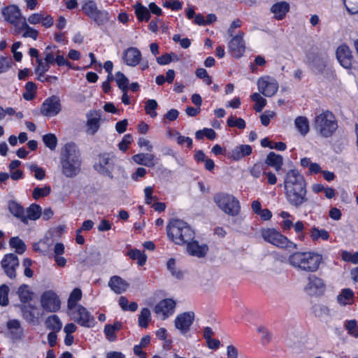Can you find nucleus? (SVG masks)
Masks as SVG:
<instances>
[{
	"mask_svg": "<svg viewBox=\"0 0 358 358\" xmlns=\"http://www.w3.org/2000/svg\"><path fill=\"white\" fill-rule=\"evenodd\" d=\"M283 188L288 203L300 208L308 201L307 183L305 177L297 170H289L284 176Z\"/></svg>",
	"mask_w": 358,
	"mask_h": 358,
	"instance_id": "nucleus-1",
	"label": "nucleus"
},
{
	"mask_svg": "<svg viewBox=\"0 0 358 358\" xmlns=\"http://www.w3.org/2000/svg\"><path fill=\"white\" fill-rule=\"evenodd\" d=\"M61 166L62 173L68 178H73L80 171V153L75 143H66L61 153Z\"/></svg>",
	"mask_w": 358,
	"mask_h": 358,
	"instance_id": "nucleus-2",
	"label": "nucleus"
},
{
	"mask_svg": "<svg viewBox=\"0 0 358 358\" xmlns=\"http://www.w3.org/2000/svg\"><path fill=\"white\" fill-rule=\"evenodd\" d=\"M168 238L178 245H183L194 238V231L185 221L172 219L166 226Z\"/></svg>",
	"mask_w": 358,
	"mask_h": 358,
	"instance_id": "nucleus-3",
	"label": "nucleus"
},
{
	"mask_svg": "<svg viewBox=\"0 0 358 358\" xmlns=\"http://www.w3.org/2000/svg\"><path fill=\"white\" fill-rule=\"evenodd\" d=\"M322 260V255L313 252H296L288 258L289 264L291 266L306 272L316 271Z\"/></svg>",
	"mask_w": 358,
	"mask_h": 358,
	"instance_id": "nucleus-4",
	"label": "nucleus"
},
{
	"mask_svg": "<svg viewBox=\"0 0 358 358\" xmlns=\"http://www.w3.org/2000/svg\"><path fill=\"white\" fill-rule=\"evenodd\" d=\"M213 201L224 213L231 217H236L240 214L241 208L240 201L233 194L219 192L214 195Z\"/></svg>",
	"mask_w": 358,
	"mask_h": 358,
	"instance_id": "nucleus-5",
	"label": "nucleus"
},
{
	"mask_svg": "<svg viewBox=\"0 0 358 358\" xmlns=\"http://www.w3.org/2000/svg\"><path fill=\"white\" fill-rule=\"evenodd\" d=\"M337 128V120L331 111L326 110L315 117V129L322 136H331Z\"/></svg>",
	"mask_w": 358,
	"mask_h": 358,
	"instance_id": "nucleus-6",
	"label": "nucleus"
},
{
	"mask_svg": "<svg viewBox=\"0 0 358 358\" xmlns=\"http://www.w3.org/2000/svg\"><path fill=\"white\" fill-rule=\"evenodd\" d=\"M262 238L267 243L276 247L288 250L297 249V245L289 240L274 228L262 229L260 231Z\"/></svg>",
	"mask_w": 358,
	"mask_h": 358,
	"instance_id": "nucleus-7",
	"label": "nucleus"
},
{
	"mask_svg": "<svg viewBox=\"0 0 358 358\" xmlns=\"http://www.w3.org/2000/svg\"><path fill=\"white\" fill-rule=\"evenodd\" d=\"M83 13L98 25L106 23L109 20L108 13L105 10L99 9L94 0H87L82 6Z\"/></svg>",
	"mask_w": 358,
	"mask_h": 358,
	"instance_id": "nucleus-8",
	"label": "nucleus"
},
{
	"mask_svg": "<svg viewBox=\"0 0 358 358\" xmlns=\"http://www.w3.org/2000/svg\"><path fill=\"white\" fill-rule=\"evenodd\" d=\"M68 315L81 327L92 328L96 324L94 317L83 306L68 311Z\"/></svg>",
	"mask_w": 358,
	"mask_h": 358,
	"instance_id": "nucleus-9",
	"label": "nucleus"
},
{
	"mask_svg": "<svg viewBox=\"0 0 358 358\" xmlns=\"http://www.w3.org/2000/svg\"><path fill=\"white\" fill-rule=\"evenodd\" d=\"M257 85L259 93L266 97L274 96L279 88V84L276 79L270 76H264L259 78Z\"/></svg>",
	"mask_w": 358,
	"mask_h": 358,
	"instance_id": "nucleus-10",
	"label": "nucleus"
},
{
	"mask_svg": "<svg viewBox=\"0 0 358 358\" xmlns=\"http://www.w3.org/2000/svg\"><path fill=\"white\" fill-rule=\"evenodd\" d=\"M1 14L4 20L13 25V29H17V27L21 24L24 19H26L22 16L20 8L15 4L4 7L1 10Z\"/></svg>",
	"mask_w": 358,
	"mask_h": 358,
	"instance_id": "nucleus-11",
	"label": "nucleus"
},
{
	"mask_svg": "<svg viewBox=\"0 0 358 358\" xmlns=\"http://www.w3.org/2000/svg\"><path fill=\"white\" fill-rule=\"evenodd\" d=\"M176 301L173 299L167 298L161 300L154 308V312L157 317L165 320L173 315L176 311Z\"/></svg>",
	"mask_w": 358,
	"mask_h": 358,
	"instance_id": "nucleus-12",
	"label": "nucleus"
},
{
	"mask_svg": "<svg viewBox=\"0 0 358 358\" xmlns=\"http://www.w3.org/2000/svg\"><path fill=\"white\" fill-rule=\"evenodd\" d=\"M195 318L193 311H187L178 314L174 320V325L182 335H186L190 330Z\"/></svg>",
	"mask_w": 358,
	"mask_h": 358,
	"instance_id": "nucleus-13",
	"label": "nucleus"
},
{
	"mask_svg": "<svg viewBox=\"0 0 358 358\" xmlns=\"http://www.w3.org/2000/svg\"><path fill=\"white\" fill-rule=\"evenodd\" d=\"M61 110L60 99L57 96H51L47 98L41 107V113L48 117L56 116Z\"/></svg>",
	"mask_w": 358,
	"mask_h": 358,
	"instance_id": "nucleus-14",
	"label": "nucleus"
},
{
	"mask_svg": "<svg viewBox=\"0 0 358 358\" xmlns=\"http://www.w3.org/2000/svg\"><path fill=\"white\" fill-rule=\"evenodd\" d=\"M113 167V157L107 153L100 155L98 162L94 164V169L98 172L110 178H113L112 171Z\"/></svg>",
	"mask_w": 358,
	"mask_h": 358,
	"instance_id": "nucleus-15",
	"label": "nucleus"
},
{
	"mask_svg": "<svg viewBox=\"0 0 358 358\" xmlns=\"http://www.w3.org/2000/svg\"><path fill=\"white\" fill-rule=\"evenodd\" d=\"M20 263L17 257L13 253L7 254L1 260V267L6 275L10 278L16 276V269L19 267Z\"/></svg>",
	"mask_w": 358,
	"mask_h": 358,
	"instance_id": "nucleus-16",
	"label": "nucleus"
},
{
	"mask_svg": "<svg viewBox=\"0 0 358 358\" xmlns=\"http://www.w3.org/2000/svg\"><path fill=\"white\" fill-rule=\"evenodd\" d=\"M61 301L55 292H43L41 296V306L48 312H57L59 310Z\"/></svg>",
	"mask_w": 358,
	"mask_h": 358,
	"instance_id": "nucleus-17",
	"label": "nucleus"
},
{
	"mask_svg": "<svg viewBox=\"0 0 358 358\" xmlns=\"http://www.w3.org/2000/svg\"><path fill=\"white\" fill-rule=\"evenodd\" d=\"M186 244V252L187 253L192 257L198 258L204 257L208 252V246L207 244L203 243H199L196 240H191L187 241Z\"/></svg>",
	"mask_w": 358,
	"mask_h": 358,
	"instance_id": "nucleus-18",
	"label": "nucleus"
},
{
	"mask_svg": "<svg viewBox=\"0 0 358 358\" xmlns=\"http://www.w3.org/2000/svg\"><path fill=\"white\" fill-rule=\"evenodd\" d=\"M336 58L339 64L345 69H350L352 65L353 55L350 48L342 44L339 45L336 52Z\"/></svg>",
	"mask_w": 358,
	"mask_h": 358,
	"instance_id": "nucleus-19",
	"label": "nucleus"
},
{
	"mask_svg": "<svg viewBox=\"0 0 358 358\" xmlns=\"http://www.w3.org/2000/svg\"><path fill=\"white\" fill-rule=\"evenodd\" d=\"M85 133L94 136L100 128L101 115L96 110H90L87 115Z\"/></svg>",
	"mask_w": 358,
	"mask_h": 358,
	"instance_id": "nucleus-20",
	"label": "nucleus"
},
{
	"mask_svg": "<svg viewBox=\"0 0 358 358\" xmlns=\"http://www.w3.org/2000/svg\"><path fill=\"white\" fill-rule=\"evenodd\" d=\"M141 56V52L138 48L130 47L124 51L122 59L127 66H136L140 63Z\"/></svg>",
	"mask_w": 358,
	"mask_h": 358,
	"instance_id": "nucleus-21",
	"label": "nucleus"
},
{
	"mask_svg": "<svg viewBox=\"0 0 358 358\" xmlns=\"http://www.w3.org/2000/svg\"><path fill=\"white\" fill-rule=\"evenodd\" d=\"M228 48L231 55L235 57H240L245 52V43L243 34H238L229 42Z\"/></svg>",
	"mask_w": 358,
	"mask_h": 358,
	"instance_id": "nucleus-22",
	"label": "nucleus"
},
{
	"mask_svg": "<svg viewBox=\"0 0 358 358\" xmlns=\"http://www.w3.org/2000/svg\"><path fill=\"white\" fill-rule=\"evenodd\" d=\"M22 317L29 324L36 325L38 324V314L36 313V307L32 304L20 306Z\"/></svg>",
	"mask_w": 358,
	"mask_h": 358,
	"instance_id": "nucleus-23",
	"label": "nucleus"
},
{
	"mask_svg": "<svg viewBox=\"0 0 358 358\" xmlns=\"http://www.w3.org/2000/svg\"><path fill=\"white\" fill-rule=\"evenodd\" d=\"M133 161L139 165H143L148 167H154L157 164V157L150 153H139L132 157Z\"/></svg>",
	"mask_w": 358,
	"mask_h": 358,
	"instance_id": "nucleus-24",
	"label": "nucleus"
},
{
	"mask_svg": "<svg viewBox=\"0 0 358 358\" xmlns=\"http://www.w3.org/2000/svg\"><path fill=\"white\" fill-rule=\"evenodd\" d=\"M22 31L24 32L22 34V37L24 38H31L34 40H36L38 32L35 29L30 27L26 19L22 22L21 24L17 27V29H13V34L15 35L20 34Z\"/></svg>",
	"mask_w": 358,
	"mask_h": 358,
	"instance_id": "nucleus-25",
	"label": "nucleus"
},
{
	"mask_svg": "<svg viewBox=\"0 0 358 358\" xmlns=\"http://www.w3.org/2000/svg\"><path fill=\"white\" fill-rule=\"evenodd\" d=\"M313 311L315 317L325 323L329 322L333 316L330 308L322 304H317L313 306Z\"/></svg>",
	"mask_w": 358,
	"mask_h": 358,
	"instance_id": "nucleus-26",
	"label": "nucleus"
},
{
	"mask_svg": "<svg viewBox=\"0 0 358 358\" xmlns=\"http://www.w3.org/2000/svg\"><path fill=\"white\" fill-rule=\"evenodd\" d=\"M6 327L10 331V337L13 340H20L24 335V329L19 320L13 319L7 322Z\"/></svg>",
	"mask_w": 358,
	"mask_h": 358,
	"instance_id": "nucleus-27",
	"label": "nucleus"
},
{
	"mask_svg": "<svg viewBox=\"0 0 358 358\" xmlns=\"http://www.w3.org/2000/svg\"><path fill=\"white\" fill-rule=\"evenodd\" d=\"M108 285L112 291H125L129 288V282L118 275L112 276Z\"/></svg>",
	"mask_w": 358,
	"mask_h": 358,
	"instance_id": "nucleus-28",
	"label": "nucleus"
},
{
	"mask_svg": "<svg viewBox=\"0 0 358 358\" xmlns=\"http://www.w3.org/2000/svg\"><path fill=\"white\" fill-rule=\"evenodd\" d=\"M289 10V5L285 1H280L273 4L271 8L274 17L278 20L283 19Z\"/></svg>",
	"mask_w": 358,
	"mask_h": 358,
	"instance_id": "nucleus-29",
	"label": "nucleus"
},
{
	"mask_svg": "<svg viewBox=\"0 0 358 358\" xmlns=\"http://www.w3.org/2000/svg\"><path fill=\"white\" fill-rule=\"evenodd\" d=\"M265 163L269 166L274 168V169L278 172L282 169L283 158L280 155L271 152L268 154L265 159Z\"/></svg>",
	"mask_w": 358,
	"mask_h": 358,
	"instance_id": "nucleus-30",
	"label": "nucleus"
},
{
	"mask_svg": "<svg viewBox=\"0 0 358 358\" xmlns=\"http://www.w3.org/2000/svg\"><path fill=\"white\" fill-rule=\"evenodd\" d=\"M252 148L249 145H241L234 148L230 154V157L234 160H240L243 157L250 155Z\"/></svg>",
	"mask_w": 358,
	"mask_h": 358,
	"instance_id": "nucleus-31",
	"label": "nucleus"
},
{
	"mask_svg": "<svg viewBox=\"0 0 358 358\" xmlns=\"http://www.w3.org/2000/svg\"><path fill=\"white\" fill-rule=\"evenodd\" d=\"M42 213V208L40 206L33 203L24 211L25 224L28 223V220H36Z\"/></svg>",
	"mask_w": 358,
	"mask_h": 358,
	"instance_id": "nucleus-32",
	"label": "nucleus"
},
{
	"mask_svg": "<svg viewBox=\"0 0 358 358\" xmlns=\"http://www.w3.org/2000/svg\"><path fill=\"white\" fill-rule=\"evenodd\" d=\"M8 209L13 216L19 218L22 222L25 221L24 210L17 202L15 201H10Z\"/></svg>",
	"mask_w": 358,
	"mask_h": 358,
	"instance_id": "nucleus-33",
	"label": "nucleus"
},
{
	"mask_svg": "<svg viewBox=\"0 0 358 358\" xmlns=\"http://www.w3.org/2000/svg\"><path fill=\"white\" fill-rule=\"evenodd\" d=\"M326 286L324 281L315 275H311L308 278V283L306 286V289L309 290H317L325 289Z\"/></svg>",
	"mask_w": 358,
	"mask_h": 358,
	"instance_id": "nucleus-34",
	"label": "nucleus"
},
{
	"mask_svg": "<svg viewBox=\"0 0 358 358\" xmlns=\"http://www.w3.org/2000/svg\"><path fill=\"white\" fill-rule=\"evenodd\" d=\"M343 327L349 336L358 338V323L355 319L345 320Z\"/></svg>",
	"mask_w": 358,
	"mask_h": 358,
	"instance_id": "nucleus-35",
	"label": "nucleus"
},
{
	"mask_svg": "<svg viewBox=\"0 0 358 358\" xmlns=\"http://www.w3.org/2000/svg\"><path fill=\"white\" fill-rule=\"evenodd\" d=\"M45 325L48 329L58 332L62 327V323L57 315L49 316L45 320Z\"/></svg>",
	"mask_w": 358,
	"mask_h": 358,
	"instance_id": "nucleus-36",
	"label": "nucleus"
},
{
	"mask_svg": "<svg viewBox=\"0 0 358 358\" xmlns=\"http://www.w3.org/2000/svg\"><path fill=\"white\" fill-rule=\"evenodd\" d=\"M135 13L139 21H148L150 18V13L148 8L140 3L134 5Z\"/></svg>",
	"mask_w": 358,
	"mask_h": 358,
	"instance_id": "nucleus-37",
	"label": "nucleus"
},
{
	"mask_svg": "<svg viewBox=\"0 0 358 358\" xmlns=\"http://www.w3.org/2000/svg\"><path fill=\"white\" fill-rule=\"evenodd\" d=\"M294 124L298 131L303 136L309 131V122L306 117L299 116L294 120Z\"/></svg>",
	"mask_w": 358,
	"mask_h": 358,
	"instance_id": "nucleus-38",
	"label": "nucleus"
},
{
	"mask_svg": "<svg viewBox=\"0 0 358 358\" xmlns=\"http://www.w3.org/2000/svg\"><path fill=\"white\" fill-rule=\"evenodd\" d=\"M36 62L37 66H36L34 71L38 76V79H41V77H44L45 72L49 70L51 64L44 61L41 58H37Z\"/></svg>",
	"mask_w": 358,
	"mask_h": 358,
	"instance_id": "nucleus-39",
	"label": "nucleus"
},
{
	"mask_svg": "<svg viewBox=\"0 0 358 358\" xmlns=\"http://www.w3.org/2000/svg\"><path fill=\"white\" fill-rule=\"evenodd\" d=\"M128 256L134 260H137L139 266H143L147 260V256L144 252L137 249H132L128 252Z\"/></svg>",
	"mask_w": 358,
	"mask_h": 358,
	"instance_id": "nucleus-40",
	"label": "nucleus"
},
{
	"mask_svg": "<svg viewBox=\"0 0 358 358\" xmlns=\"http://www.w3.org/2000/svg\"><path fill=\"white\" fill-rule=\"evenodd\" d=\"M150 320L151 313L150 310L147 308H143L141 310L138 318V323L139 327L147 328Z\"/></svg>",
	"mask_w": 358,
	"mask_h": 358,
	"instance_id": "nucleus-41",
	"label": "nucleus"
},
{
	"mask_svg": "<svg viewBox=\"0 0 358 358\" xmlns=\"http://www.w3.org/2000/svg\"><path fill=\"white\" fill-rule=\"evenodd\" d=\"M250 97L255 103L254 109L258 113L261 112L267 103L266 99L262 97L261 94L258 92L253 93Z\"/></svg>",
	"mask_w": 358,
	"mask_h": 358,
	"instance_id": "nucleus-42",
	"label": "nucleus"
},
{
	"mask_svg": "<svg viewBox=\"0 0 358 358\" xmlns=\"http://www.w3.org/2000/svg\"><path fill=\"white\" fill-rule=\"evenodd\" d=\"M51 192V187L49 185L43 187H36L34 189L32 196L35 200L48 196Z\"/></svg>",
	"mask_w": 358,
	"mask_h": 358,
	"instance_id": "nucleus-43",
	"label": "nucleus"
},
{
	"mask_svg": "<svg viewBox=\"0 0 358 358\" xmlns=\"http://www.w3.org/2000/svg\"><path fill=\"white\" fill-rule=\"evenodd\" d=\"M10 246L15 249V252L20 255L24 252L26 245L24 241L18 237H13L9 241Z\"/></svg>",
	"mask_w": 358,
	"mask_h": 358,
	"instance_id": "nucleus-44",
	"label": "nucleus"
},
{
	"mask_svg": "<svg viewBox=\"0 0 358 358\" xmlns=\"http://www.w3.org/2000/svg\"><path fill=\"white\" fill-rule=\"evenodd\" d=\"M310 237L313 241H317L320 238L323 241H327L329 238V234L325 229H319L313 227L310 230Z\"/></svg>",
	"mask_w": 358,
	"mask_h": 358,
	"instance_id": "nucleus-45",
	"label": "nucleus"
},
{
	"mask_svg": "<svg viewBox=\"0 0 358 358\" xmlns=\"http://www.w3.org/2000/svg\"><path fill=\"white\" fill-rule=\"evenodd\" d=\"M354 292H341L337 296L338 303L343 306L354 303Z\"/></svg>",
	"mask_w": 358,
	"mask_h": 358,
	"instance_id": "nucleus-46",
	"label": "nucleus"
},
{
	"mask_svg": "<svg viewBox=\"0 0 358 358\" xmlns=\"http://www.w3.org/2000/svg\"><path fill=\"white\" fill-rule=\"evenodd\" d=\"M82 293L83 292H71L67 303L68 311L81 306V305L78 304V302L80 301L82 298Z\"/></svg>",
	"mask_w": 358,
	"mask_h": 358,
	"instance_id": "nucleus-47",
	"label": "nucleus"
},
{
	"mask_svg": "<svg viewBox=\"0 0 358 358\" xmlns=\"http://www.w3.org/2000/svg\"><path fill=\"white\" fill-rule=\"evenodd\" d=\"M27 166L29 170L34 173V176L36 180H42L45 178V171L43 168L39 167L37 164L34 163L28 164Z\"/></svg>",
	"mask_w": 358,
	"mask_h": 358,
	"instance_id": "nucleus-48",
	"label": "nucleus"
},
{
	"mask_svg": "<svg viewBox=\"0 0 358 358\" xmlns=\"http://www.w3.org/2000/svg\"><path fill=\"white\" fill-rule=\"evenodd\" d=\"M115 80L118 87L121 90H128L129 87V79L125 76L124 73L118 71L115 73Z\"/></svg>",
	"mask_w": 358,
	"mask_h": 358,
	"instance_id": "nucleus-49",
	"label": "nucleus"
},
{
	"mask_svg": "<svg viewBox=\"0 0 358 358\" xmlns=\"http://www.w3.org/2000/svg\"><path fill=\"white\" fill-rule=\"evenodd\" d=\"M341 258L345 262L358 264V252L352 253L348 250H343L341 252Z\"/></svg>",
	"mask_w": 358,
	"mask_h": 358,
	"instance_id": "nucleus-50",
	"label": "nucleus"
},
{
	"mask_svg": "<svg viewBox=\"0 0 358 358\" xmlns=\"http://www.w3.org/2000/svg\"><path fill=\"white\" fill-rule=\"evenodd\" d=\"M158 106L157 102L155 99H148L145 106V110L151 117H155L157 115L155 110Z\"/></svg>",
	"mask_w": 358,
	"mask_h": 358,
	"instance_id": "nucleus-51",
	"label": "nucleus"
},
{
	"mask_svg": "<svg viewBox=\"0 0 358 358\" xmlns=\"http://www.w3.org/2000/svg\"><path fill=\"white\" fill-rule=\"evenodd\" d=\"M43 141L45 145L51 150H54L57 144V138L53 134H48L43 136Z\"/></svg>",
	"mask_w": 358,
	"mask_h": 358,
	"instance_id": "nucleus-52",
	"label": "nucleus"
},
{
	"mask_svg": "<svg viewBox=\"0 0 358 358\" xmlns=\"http://www.w3.org/2000/svg\"><path fill=\"white\" fill-rule=\"evenodd\" d=\"M227 125L230 127H236L238 129H244L246 124L243 119L237 118L236 116H231L227 120Z\"/></svg>",
	"mask_w": 358,
	"mask_h": 358,
	"instance_id": "nucleus-53",
	"label": "nucleus"
},
{
	"mask_svg": "<svg viewBox=\"0 0 358 358\" xmlns=\"http://www.w3.org/2000/svg\"><path fill=\"white\" fill-rule=\"evenodd\" d=\"M257 330L258 333L262 334L261 342L263 345H266L271 341V334L264 326L258 327Z\"/></svg>",
	"mask_w": 358,
	"mask_h": 358,
	"instance_id": "nucleus-54",
	"label": "nucleus"
},
{
	"mask_svg": "<svg viewBox=\"0 0 358 358\" xmlns=\"http://www.w3.org/2000/svg\"><path fill=\"white\" fill-rule=\"evenodd\" d=\"M345 6L350 14L358 13V0H343Z\"/></svg>",
	"mask_w": 358,
	"mask_h": 358,
	"instance_id": "nucleus-55",
	"label": "nucleus"
},
{
	"mask_svg": "<svg viewBox=\"0 0 358 358\" xmlns=\"http://www.w3.org/2000/svg\"><path fill=\"white\" fill-rule=\"evenodd\" d=\"M167 269L171 273L172 275L177 278H180L182 275V273L179 271H177L176 268V259L173 258H171L166 264Z\"/></svg>",
	"mask_w": 358,
	"mask_h": 358,
	"instance_id": "nucleus-56",
	"label": "nucleus"
},
{
	"mask_svg": "<svg viewBox=\"0 0 358 358\" xmlns=\"http://www.w3.org/2000/svg\"><path fill=\"white\" fill-rule=\"evenodd\" d=\"M162 6L164 8H168L172 10H179L182 8V4L178 0H169L163 2Z\"/></svg>",
	"mask_w": 358,
	"mask_h": 358,
	"instance_id": "nucleus-57",
	"label": "nucleus"
},
{
	"mask_svg": "<svg viewBox=\"0 0 358 358\" xmlns=\"http://www.w3.org/2000/svg\"><path fill=\"white\" fill-rule=\"evenodd\" d=\"M104 334L106 337V338L110 342H113L117 340V336L115 334V331L112 328L111 324H106L103 329Z\"/></svg>",
	"mask_w": 358,
	"mask_h": 358,
	"instance_id": "nucleus-58",
	"label": "nucleus"
},
{
	"mask_svg": "<svg viewBox=\"0 0 358 358\" xmlns=\"http://www.w3.org/2000/svg\"><path fill=\"white\" fill-rule=\"evenodd\" d=\"M263 165L260 164H255L250 169V173L255 178H259L262 174L264 173Z\"/></svg>",
	"mask_w": 358,
	"mask_h": 358,
	"instance_id": "nucleus-59",
	"label": "nucleus"
},
{
	"mask_svg": "<svg viewBox=\"0 0 358 358\" xmlns=\"http://www.w3.org/2000/svg\"><path fill=\"white\" fill-rule=\"evenodd\" d=\"M10 66L11 59L8 57L0 56V74L8 71Z\"/></svg>",
	"mask_w": 358,
	"mask_h": 358,
	"instance_id": "nucleus-60",
	"label": "nucleus"
},
{
	"mask_svg": "<svg viewBox=\"0 0 358 358\" xmlns=\"http://www.w3.org/2000/svg\"><path fill=\"white\" fill-rule=\"evenodd\" d=\"M294 231L298 234V238L301 241L304 239L305 235L303 231L304 230V223L302 221H297L293 224Z\"/></svg>",
	"mask_w": 358,
	"mask_h": 358,
	"instance_id": "nucleus-61",
	"label": "nucleus"
},
{
	"mask_svg": "<svg viewBox=\"0 0 358 358\" xmlns=\"http://www.w3.org/2000/svg\"><path fill=\"white\" fill-rule=\"evenodd\" d=\"M132 136L131 134L124 136L122 140L119 143L118 148L120 150L124 152L128 149L129 145L131 143Z\"/></svg>",
	"mask_w": 358,
	"mask_h": 358,
	"instance_id": "nucleus-62",
	"label": "nucleus"
},
{
	"mask_svg": "<svg viewBox=\"0 0 358 358\" xmlns=\"http://www.w3.org/2000/svg\"><path fill=\"white\" fill-rule=\"evenodd\" d=\"M153 193V187L151 186H147L144 189V194H145V203L146 204H150L153 200H155L156 198L152 196Z\"/></svg>",
	"mask_w": 358,
	"mask_h": 358,
	"instance_id": "nucleus-63",
	"label": "nucleus"
},
{
	"mask_svg": "<svg viewBox=\"0 0 358 358\" xmlns=\"http://www.w3.org/2000/svg\"><path fill=\"white\" fill-rule=\"evenodd\" d=\"M275 115V113L270 110L265 111L263 114L260 116L261 122L264 126H267L270 120L272 117H273Z\"/></svg>",
	"mask_w": 358,
	"mask_h": 358,
	"instance_id": "nucleus-64",
	"label": "nucleus"
}]
</instances>
